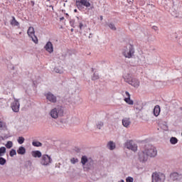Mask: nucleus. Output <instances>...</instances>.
Instances as JSON below:
<instances>
[{
    "label": "nucleus",
    "instance_id": "ddd939ff",
    "mask_svg": "<svg viewBox=\"0 0 182 182\" xmlns=\"http://www.w3.org/2000/svg\"><path fill=\"white\" fill-rule=\"evenodd\" d=\"M45 96L47 100L50 102V103H56V102H58V97L50 92L46 93Z\"/></svg>",
    "mask_w": 182,
    "mask_h": 182
},
{
    "label": "nucleus",
    "instance_id": "aec40b11",
    "mask_svg": "<svg viewBox=\"0 0 182 182\" xmlns=\"http://www.w3.org/2000/svg\"><path fill=\"white\" fill-rule=\"evenodd\" d=\"M11 18L12 19L10 21V24L11 25V26H19V22L16 21L15 16H12Z\"/></svg>",
    "mask_w": 182,
    "mask_h": 182
},
{
    "label": "nucleus",
    "instance_id": "c756f323",
    "mask_svg": "<svg viewBox=\"0 0 182 182\" xmlns=\"http://www.w3.org/2000/svg\"><path fill=\"white\" fill-rule=\"evenodd\" d=\"M17 141L18 144H23V143L25 142V138H23V136H19Z\"/></svg>",
    "mask_w": 182,
    "mask_h": 182
},
{
    "label": "nucleus",
    "instance_id": "c85d7f7f",
    "mask_svg": "<svg viewBox=\"0 0 182 182\" xmlns=\"http://www.w3.org/2000/svg\"><path fill=\"white\" fill-rule=\"evenodd\" d=\"M54 72H55V73L62 74V73H63V70H62V68H60L55 67L54 68Z\"/></svg>",
    "mask_w": 182,
    "mask_h": 182
},
{
    "label": "nucleus",
    "instance_id": "8fccbe9b",
    "mask_svg": "<svg viewBox=\"0 0 182 182\" xmlns=\"http://www.w3.org/2000/svg\"><path fill=\"white\" fill-rule=\"evenodd\" d=\"M74 12H77V9H75V10H74Z\"/></svg>",
    "mask_w": 182,
    "mask_h": 182
},
{
    "label": "nucleus",
    "instance_id": "4be33fe9",
    "mask_svg": "<svg viewBox=\"0 0 182 182\" xmlns=\"http://www.w3.org/2000/svg\"><path fill=\"white\" fill-rule=\"evenodd\" d=\"M170 177L171 180H173V181H176V180H178V177H179L178 173L173 172L171 173Z\"/></svg>",
    "mask_w": 182,
    "mask_h": 182
},
{
    "label": "nucleus",
    "instance_id": "39448f33",
    "mask_svg": "<svg viewBox=\"0 0 182 182\" xmlns=\"http://www.w3.org/2000/svg\"><path fill=\"white\" fill-rule=\"evenodd\" d=\"M152 182H164L166 181V175L161 172L155 171L151 175Z\"/></svg>",
    "mask_w": 182,
    "mask_h": 182
},
{
    "label": "nucleus",
    "instance_id": "f257e3e1",
    "mask_svg": "<svg viewBox=\"0 0 182 182\" xmlns=\"http://www.w3.org/2000/svg\"><path fill=\"white\" fill-rule=\"evenodd\" d=\"M81 164L85 171H89V170H95V161L92 158H87L86 156L81 157Z\"/></svg>",
    "mask_w": 182,
    "mask_h": 182
},
{
    "label": "nucleus",
    "instance_id": "7c9ffc66",
    "mask_svg": "<svg viewBox=\"0 0 182 182\" xmlns=\"http://www.w3.org/2000/svg\"><path fill=\"white\" fill-rule=\"evenodd\" d=\"M6 164V159L4 157H0V166H5Z\"/></svg>",
    "mask_w": 182,
    "mask_h": 182
},
{
    "label": "nucleus",
    "instance_id": "bf43d9fd",
    "mask_svg": "<svg viewBox=\"0 0 182 182\" xmlns=\"http://www.w3.org/2000/svg\"><path fill=\"white\" fill-rule=\"evenodd\" d=\"M77 19H79V17H77Z\"/></svg>",
    "mask_w": 182,
    "mask_h": 182
},
{
    "label": "nucleus",
    "instance_id": "473e14b6",
    "mask_svg": "<svg viewBox=\"0 0 182 182\" xmlns=\"http://www.w3.org/2000/svg\"><path fill=\"white\" fill-rule=\"evenodd\" d=\"M97 79H99V74L95 73L92 77V80H97Z\"/></svg>",
    "mask_w": 182,
    "mask_h": 182
},
{
    "label": "nucleus",
    "instance_id": "49530a36",
    "mask_svg": "<svg viewBox=\"0 0 182 182\" xmlns=\"http://www.w3.org/2000/svg\"><path fill=\"white\" fill-rule=\"evenodd\" d=\"M171 15H173V16H174V15H175V13H174V11H173L172 13H171Z\"/></svg>",
    "mask_w": 182,
    "mask_h": 182
},
{
    "label": "nucleus",
    "instance_id": "f704fd0d",
    "mask_svg": "<svg viewBox=\"0 0 182 182\" xmlns=\"http://www.w3.org/2000/svg\"><path fill=\"white\" fill-rule=\"evenodd\" d=\"M126 181H127V182H133V181H134V179L133 177H132V176H128V177L126 178Z\"/></svg>",
    "mask_w": 182,
    "mask_h": 182
},
{
    "label": "nucleus",
    "instance_id": "6e6d98bb",
    "mask_svg": "<svg viewBox=\"0 0 182 182\" xmlns=\"http://www.w3.org/2000/svg\"><path fill=\"white\" fill-rule=\"evenodd\" d=\"M66 16H69V14H66Z\"/></svg>",
    "mask_w": 182,
    "mask_h": 182
},
{
    "label": "nucleus",
    "instance_id": "a19ab883",
    "mask_svg": "<svg viewBox=\"0 0 182 182\" xmlns=\"http://www.w3.org/2000/svg\"><path fill=\"white\" fill-rule=\"evenodd\" d=\"M134 107H135V109H136V110H140V108H138V107L136 106V105H134Z\"/></svg>",
    "mask_w": 182,
    "mask_h": 182
},
{
    "label": "nucleus",
    "instance_id": "2f4dec72",
    "mask_svg": "<svg viewBox=\"0 0 182 182\" xmlns=\"http://www.w3.org/2000/svg\"><path fill=\"white\" fill-rule=\"evenodd\" d=\"M10 157H14V156H16V150L12 149L9 152Z\"/></svg>",
    "mask_w": 182,
    "mask_h": 182
},
{
    "label": "nucleus",
    "instance_id": "6e6552de",
    "mask_svg": "<svg viewBox=\"0 0 182 182\" xmlns=\"http://www.w3.org/2000/svg\"><path fill=\"white\" fill-rule=\"evenodd\" d=\"M145 151L148 156V157H156L157 156V149L154 146H151L148 149H145Z\"/></svg>",
    "mask_w": 182,
    "mask_h": 182
},
{
    "label": "nucleus",
    "instance_id": "20e7f679",
    "mask_svg": "<svg viewBox=\"0 0 182 182\" xmlns=\"http://www.w3.org/2000/svg\"><path fill=\"white\" fill-rule=\"evenodd\" d=\"M122 55H124L125 58H133L134 56V46L132 44L127 45L122 52Z\"/></svg>",
    "mask_w": 182,
    "mask_h": 182
},
{
    "label": "nucleus",
    "instance_id": "4d7b16f0",
    "mask_svg": "<svg viewBox=\"0 0 182 182\" xmlns=\"http://www.w3.org/2000/svg\"><path fill=\"white\" fill-rule=\"evenodd\" d=\"M90 9H93V7H90Z\"/></svg>",
    "mask_w": 182,
    "mask_h": 182
},
{
    "label": "nucleus",
    "instance_id": "72a5a7b5",
    "mask_svg": "<svg viewBox=\"0 0 182 182\" xmlns=\"http://www.w3.org/2000/svg\"><path fill=\"white\" fill-rule=\"evenodd\" d=\"M70 162L72 163V164H76V163L79 162V159H77V158H72L70 159Z\"/></svg>",
    "mask_w": 182,
    "mask_h": 182
},
{
    "label": "nucleus",
    "instance_id": "1a4fd4ad",
    "mask_svg": "<svg viewBox=\"0 0 182 182\" xmlns=\"http://www.w3.org/2000/svg\"><path fill=\"white\" fill-rule=\"evenodd\" d=\"M27 33L30 38H31L34 43H38V37L35 36V28L33 27H29Z\"/></svg>",
    "mask_w": 182,
    "mask_h": 182
},
{
    "label": "nucleus",
    "instance_id": "4468645a",
    "mask_svg": "<svg viewBox=\"0 0 182 182\" xmlns=\"http://www.w3.org/2000/svg\"><path fill=\"white\" fill-rule=\"evenodd\" d=\"M44 49L48 52V53H53V44L52 42L48 41L46 46H44Z\"/></svg>",
    "mask_w": 182,
    "mask_h": 182
},
{
    "label": "nucleus",
    "instance_id": "9b49d317",
    "mask_svg": "<svg viewBox=\"0 0 182 182\" xmlns=\"http://www.w3.org/2000/svg\"><path fill=\"white\" fill-rule=\"evenodd\" d=\"M76 5L78 9H80L82 6H85V8H90L91 6L90 2L87 0H76Z\"/></svg>",
    "mask_w": 182,
    "mask_h": 182
},
{
    "label": "nucleus",
    "instance_id": "cd10ccee",
    "mask_svg": "<svg viewBox=\"0 0 182 182\" xmlns=\"http://www.w3.org/2000/svg\"><path fill=\"white\" fill-rule=\"evenodd\" d=\"M5 146L6 149H12L14 143L11 141H8Z\"/></svg>",
    "mask_w": 182,
    "mask_h": 182
},
{
    "label": "nucleus",
    "instance_id": "864d4df0",
    "mask_svg": "<svg viewBox=\"0 0 182 182\" xmlns=\"http://www.w3.org/2000/svg\"><path fill=\"white\" fill-rule=\"evenodd\" d=\"M91 35H92V33H90V36H89V38L92 37V36H91Z\"/></svg>",
    "mask_w": 182,
    "mask_h": 182
},
{
    "label": "nucleus",
    "instance_id": "37998d69",
    "mask_svg": "<svg viewBox=\"0 0 182 182\" xmlns=\"http://www.w3.org/2000/svg\"><path fill=\"white\" fill-rule=\"evenodd\" d=\"M65 19V17L60 18V21H63Z\"/></svg>",
    "mask_w": 182,
    "mask_h": 182
},
{
    "label": "nucleus",
    "instance_id": "5fc2aeb1",
    "mask_svg": "<svg viewBox=\"0 0 182 182\" xmlns=\"http://www.w3.org/2000/svg\"><path fill=\"white\" fill-rule=\"evenodd\" d=\"M95 70V69L92 68V72H93Z\"/></svg>",
    "mask_w": 182,
    "mask_h": 182
},
{
    "label": "nucleus",
    "instance_id": "c9c22d12",
    "mask_svg": "<svg viewBox=\"0 0 182 182\" xmlns=\"http://www.w3.org/2000/svg\"><path fill=\"white\" fill-rule=\"evenodd\" d=\"M79 28H80V31H82V29H83V28H86V25L83 24L82 23H80Z\"/></svg>",
    "mask_w": 182,
    "mask_h": 182
},
{
    "label": "nucleus",
    "instance_id": "dca6fc26",
    "mask_svg": "<svg viewBox=\"0 0 182 182\" xmlns=\"http://www.w3.org/2000/svg\"><path fill=\"white\" fill-rule=\"evenodd\" d=\"M161 109H160V105H156L154 108V114L156 117L160 114Z\"/></svg>",
    "mask_w": 182,
    "mask_h": 182
},
{
    "label": "nucleus",
    "instance_id": "603ef678",
    "mask_svg": "<svg viewBox=\"0 0 182 182\" xmlns=\"http://www.w3.org/2000/svg\"><path fill=\"white\" fill-rule=\"evenodd\" d=\"M91 35H92V33H90V36H89V38L92 37V36H91Z\"/></svg>",
    "mask_w": 182,
    "mask_h": 182
},
{
    "label": "nucleus",
    "instance_id": "a211bd4d",
    "mask_svg": "<svg viewBox=\"0 0 182 182\" xmlns=\"http://www.w3.org/2000/svg\"><path fill=\"white\" fill-rule=\"evenodd\" d=\"M31 154L33 156V157H38V159H41V157H42V152H41V151H33L31 152Z\"/></svg>",
    "mask_w": 182,
    "mask_h": 182
},
{
    "label": "nucleus",
    "instance_id": "9d476101",
    "mask_svg": "<svg viewBox=\"0 0 182 182\" xmlns=\"http://www.w3.org/2000/svg\"><path fill=\"white\" fill-rule=\"evenodd\" d=\"M125 147L132 151H136L137 150V144H136L133 140H127L125 143Z\"/></svg>",
    "mask_w": 182,
    "mask_h": 182
},
{
    "label": "nucleus",
    "instance_id": "6ab92c4d",
    "mask_svg": "<svg viewBox=\"0 0 182 182\" xmlns=\"http://www.w3.org/2000/svg\"><path fill=\"white\" fill-rule=\"evenodd\" d=\"M17 153L21 156H23V154H26V149H25L23 146H20L17 150Z\"/></svg>",
    "mask_w": 182,
    "mask_h": 182
},
{
    "label": "nucleus",
    "instance_id": "f03ea898",
    "mask_svg": "<svg viewBox=\"0 0 182 182\" xmlns=\"http://www.w3.org/2000/svg\"><path fill=\"white\" fill-rule=\"evenodd\" d=\"M64 109L62 106H57L50 112V115L53 119H58V117H62L63 116Z\"/></svg>",
    "mask_w": 182,
    "mask_h": 182
},
{
    "label": "nucleus",
    "instance_id": "423d86ee",
    "mask_svg": "<svg viewBox=\"0 0 182 182\" xmlns=\"http://www.w3.org/2000/svg\"><path fill=\"white\" fill-rule=\"evenodd\" d=\"M52 161L53 160L50 156L48 154H43L40 160V164H41V166H48L52 164Z\"/></svg>",
    "mask_w": 182,
    "mask_h": 182
},
{
    "label": "nucleus",
    "instance_id": "0eeeda50",
    "mask_svg": "<svg viewBox=\"0 0 182 182\" xmlns=\"http://www.w3.org/2000/svg\"><path fill=\"white\" fill-rule=\"evenodd\" d=\"M138 160L140 163H146L149 160V156L147 155V152H146L145 149L138 153Z\"/></svg>",
    "mask_w": 182,
    "mask_h": 182
},
{
    "label": "nucleus",
    "instance_id": "5701e85b",
    "mask_svg": "<svg viewBox=\"0 0 182 182\" xmlns=\"http://www.w3.org/2000/svg\"><path fill=\"white\" fill-rule=\"evenodd\" d=\"M171 144H177L178 143V139L176 137L172 136L170 139Z\"/></svg>",
    "mask_w": 182,
    "mask_h": 182
},
{
    "label": "nucleus",
    "instance_id": "79ce46f5",
    "mask_svg": "<svg viewBox=\"0 0 182 182\" xmlns=\"http://www.w3.org/2000/svg\"><path fill=\"white\" fill-rule=\"evenodd\" d=\"M100 21H103V16H100Z\"/></svg>",
    "mask_w": 182,
    "mask_h": 182
},
{
    "label": "nucleus",
    "instance_id": "3c124183",
    "mask_svg": "<svg viewBox=\"0 0 182 182\" xmlns=\"http://www.w3.org/2000/svg\"><path fill=\"white\" fill-rule=\"evenodd\" d=\"M70 31H71V32H73L74 29H73V28H71Z\"/></svg>",
    "mask_w": 182,
    "mask_h": 182
},
{
    "label": "nucleus",
    "instance_id": "58836bf2",
    "mask_svg": "<svg viewBox=\"0 0 182 182\" xmlns=\"http://www.w3.org/2000/svg\"><path fill=\"white\" fill-rule=\"evenodd\" d=\"M152 29H154V31H159V27L154 26H152Z\"/></svg>",
    "mask_w": 182,
    "mask_h": 182
},
{
    "label": "nucleus",
    "instance_id": "f8f14e48",
    "mask_svg": "<svg viewBox=\"0 0 182 182\" xmlns=\"http://www.w3.org/2000/svg\"><path fill=\"white\" fill-rule=\"evenodd\" d=\"M14 101L11 104V107L15 113L19 112V107L21 104L19 103V99L14 98Z\"/></svg>",
    "mask_w": 182,
    "mask_h": 182
},
{
    "label": "nucleus",
    "instance_id": "bb28decb",
    "mask_svg": "<svg viewBox=\"0 0 182 182\" xmlns=\"http://www.w3.org/2000/svg\"><path fill=\"white\" fill-rule=\"evenodd\" d=\"M32 145L34 146V147H42V143L38 141H34L32 142Z\"/></svg>",
    "mask_w": 182,
    "mask_h": 182
},
{
    "label": "nucleus",
    "instance_id": "393cba45",
    "mask_svg": "<svg viewBox=\"0 0 182 182\" xmlns=\"http://www.w3.org/2000/svg\"><path fill=\"white\" fill-rule=\"evenodd\" d=\"M103 126H105V124L102 121H99L96 124L97 129H99V130H100Z\"/></svg>",
    "mask_w": 182,
    "mask_h": 182
},
{
    "label": "nucleus",
    "instance_id": "c03bdc74",
    "mask_svg": "<svg viewBox=\"0 0 182 182\" xmlns=\"http://www.w3.org/2000/svg\"><path fill=\"white\" fill-rule=\"evenodd\" d=\"M127 2H128L129 4H130V2H133V0H130V1L127 0Z\"/></svg>",
    "mask_w": 182,
    "mask_h": 182
},
{
    "label": "nucleus",
    "instance_id": "f3484780",
    "mask_svg": "<svg viewBox=\"0 0 182 182\" xmlns=\"http://www.w3.org/2000/svg\"><path fill=\"white\" fill-rule=\"evenodd\" d=\"M132 122H130V119L129 118H124L122 119V124L124 126V127H129V126H130V124Z\"/></svg>",
    "mask_w": 182,
    "mask_h": 182
},
{
    "label": "nucleus",
    "instance_id": "a18cd8bd",
    "mask_svg": "<svg viewBox=\"0 0 182 182\" xmlns=\"http://www.w3.org/2000/svg\"><path fill=\"white\" fill-rule=\"evenodd\" d=\"M49 8H52V9L53 11V6L50 5V6H49Z\"/></svg>",
    "mask_w": 182,
    "mask_h": 182
},
{
    "label": "nucleus",
    "instance_id": "ea45409f",
    "mask_svg": "<svg viewBox=\"0 0 182 182\" xmlns=\"http://www.w3.org/2000/svg\"><path fill=\"white\" fill-rule=\"evenodd\" d=\"M31 4H32V6H35V1H31Z\"/></svg>",
    "mask_w": 182,
    "mask_h": 182
},
{
    "label": "nucleus",
    "instance_id": "4c0bfd02",
    "mask_svg": "<svg viewBox=\"0 0 182 182\" xmlns=\"http://www.w3.org/2000/svg\"><path fill=\"white\" fill-rule=\"evenodd\" d=\"M4 129V123L0 121V130H2Z\"/></svg>",
    "mask_w": 182,
    "mask_h": 182
},
{
    "label": "nucleus",
    "instance_id": "09e8293b",
    "mask_svg": "<svg viewBox=\"0 0 182 182\" xmlns=\"http://www.w3.org/2000/svg\"><path fill=\"white\" fill-rule=\"evenodd\" d=\"M56 114H59V111L57 110V111H56Z\"/></svg>",
    "mask_w": 182,
    "mask_h": 182
},
{
    "label": "nucleus",
    "instance_id": "2eb2a0df",
    "mask_svg": "<svg viewBox=\"0 0 182 182\" xmlns=\"http://www.w3.org/2000/svg\"><path fill=\"white\" fill-rule=\"evenodd\" d=\"M125 95L126 96H127V97L124 98V102H126V103H127V105H134V102H133L132 100L130 99V93L127 91L125 92Z\"/></svg>",
    "mask_w": 182,
    "mask_h": 182
},
{
    "label": "nucleus",
    "instance_id": "a878e982",
    "mask_svg": "<svg viewBox=\"0 0 182 182\" xmlns=\"http://www.w3.org/2000/svg\"><path fill=\"white\" fill-rule=\"evenodd\" d=\"M107 26H109V28L112 29V31H117V28H116V26H114V23H107Z\"/></svg>",
    "mask_w": 182,
    "mask_h": 182
},
{
    "label": "nucleus",
    "instance_id": "de8ad7c7",
    "mask_svg": "<svg viewBox=\"0 0 182 182\" xmlns=\"http://www.w3.org/2000/svg\"><path fill=\"white\" fill-rule=\"evenodd\" d=\"M118 182H124V180L122 179L120 181Z\"/></svg>",
    "mask_w": 182,
    "mask_h": 182
},
{
    "label": "nucleus",
    "instance_id": "b1692460",
    "mask_svg": "<svg viewBox=\"0 0 182 182\" xmlns=\"http://www.w3.org/2000/svg\"><path fill=\"white\" fill-rule=\"evenodd\" d=\"M5 153H6V148L5 146L0 147V157H2Z\"/></svg>",
    "mask_w": 182,
    "mask_h": 182
},
{
    "label": "nucleus",
    "instance_id": "7ed1b4c3",
    "mask_svg": "<svg viewBox=\"0 0 182 182\" xmlns=\"http://www.w3.org/2000/svg\"><path fill=\"white\" fill-rule=\"evenodd\" d=\"M124 79L127 83H129V85H131V86L134 87H139V86H140V81L137 78L132 77L130 74L125 75Z\"/></svg>",
    "mask_w": 182,
    "mask_h": 182
},
{
    "label": "nucleus",
    "instance_id": "e433bc0d",
    "mask_svg": "<svg viewBox=\"0 0 182 182\" xmlns=\"http://www.w3.org/2000/svg\"><path fill=\"white\" fill-rule=\"evenodd\" d=\"M32 166V161H27L26 162V166Z\"/></svg>",
    "mask_w": 182,
    "mask_h": 182
},
{
    "label": "nucleus",
    "instance_id": "13d9d810",
    "mask_svg": "<svg viewBox=\"0 0 182 182\" xmlns=\"http://www.w3.org/2000/svg\"><path fill=\"white\" fill-rule=\"evenodd\" d=\"M48 2H49V1H50V0H46Z\"/></svg>",
    "mask_w": 182,
    "mask_h": 182
},
{
    "label": "nucleus",
    "instance_id": "412c9836",
    "mask_svg": "<svg viewBox=\"0 0 182 182\" xmlns=\"http://www.w3.org/2000/svg\"><path fill=\"white\" fill-rule=\"evenodd\" d=\"M107 148L109 150H114V149H116V144L114 142H113V141H110L107 144Z\"/></svg>",
    "mask_w": 182,
    "mask_h": 182
}]
</instances>
